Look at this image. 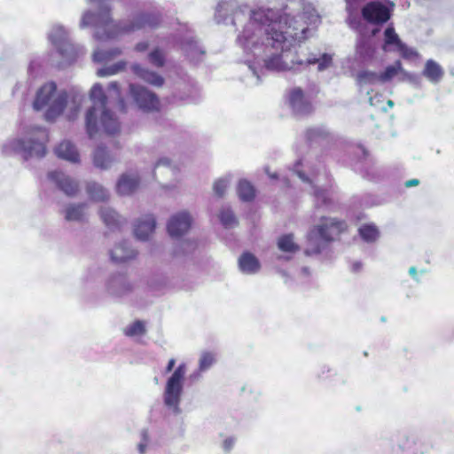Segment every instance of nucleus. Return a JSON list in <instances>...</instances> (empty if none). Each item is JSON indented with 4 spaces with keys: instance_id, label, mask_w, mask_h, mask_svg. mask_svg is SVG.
I'll list each match as a JSON object with an SVG mask.
<instances>
[{
    "instance_id": "1",
    "label": "nucleus",
    "mask_w": 454,
    "mask_h": 454,
    "mask_svg": "<svg viewBox=\"0 0 454 454\" xmlns=\"http://www.w3.org/2000/svg\"><path fill=\"white\" fill-rule=\"evenodd\" d=\"M93 105L85 114V129L88 136L92 138L100 132L114 135L120 131L121 125L116 117L107 109V97L102 86L96 83L90 91Z\"/></svg>"
},
{
    "instance_id": "2",
    "label": "nucleus",
    "mask_w": 454,
    "mask_h": 454,
    "mask_svg": "<svg viewBox=\"0 0 454 454\" xmlns=\"http://www.w3.org/2000/svg\"><path fill=\"white\" fill-rule=\"evenodd\" d=\"M57 92V85L53 82L43 84L36 93L33 106L35 110H41L45 106L47 121H53L60 115L67 106L68 96L66 91Z\"/></svg>"
},
{
    "instance_id": "3",
    "label": "nucleus",
    "mask_w": 454,
    "mask_h": 454,
    "mask_svg": "<svg viewBox=\"0 0 454 454\" xmlns=\"http://www.w3.org/2000/svg\"><path fill=\"white\" fill-rule=\"evenodd\" d=\"M347 230V224L344 221L336 218L323 217L317 225L313 226L308 233L307 239L309 247L305 251L308 255L317 254L321 253V247L315 244V240L319 238L325 243L333 241L342 232Z\"/></svg>"
},
{
    "instance_id": "4",
    "label": "nucleus",
    "mask_w": 454,
    "mask_h": 454,
    "mask_svg": "<svg viewBox=\"0 0 454 454\" xmlns=\"http://www.w3.org/2000/svg\"><path fill=\"white\" fill-rule=\"evenodd\" d=\"M161 20V14L159 12H138L129 22L114 24L112 35L129 34L145 28L154 29L160 25Z\"/></svg>"
},
{
    "instance_id": "5",
    "label": "nucleus",
    "mask_w": 454,
    "mask_h": 454,
    "mask_svg": "<svg viewBox=\"0 0 454 454\" xmlns=\"http://www.w3.org/2000/svg\"><path fill=\"white\" fill-rule=\"evenodd\" d=\"M185 373V364H180L168 380L164 391V403L166 406L172 408L176 413L180 411L179 403Z\"/></svg>"
},
{
    "instance_id": "6",
    "label": "nucleus",
    "mask_w": 454,
    "mask_h": 454,
    "mask_svg": "<svg viewBox=\"0 0 454 454\" xmlns=\"http://www.w3.org/2000/svg\"><path fill=\"white\" fill-rule=\"evenodd\" d=\"M47 140L48 134L46 129L38 127L35 129V137L18 140L15 148L22 152L24 160H28L32 157L43 158L46 154L45 143Z\"/></svg>"
},
{
    "instance_id": "7",
    "label": "nucleus",
    "mask_w": 454,
    "mask_h": 454,
    "mask_svg": "<svg viewBox=\"0 0 454 454\" xmlns=\"http://www.w3.org/2000/svg\"><path fill=\"white\" fill-rule=\"evenodd\" d=\"M362 18L369 24L382 25L392 16L391 9L379 1H370L361 9Z\"/></svg>"
},
{
    "instance_id": "8",
    "label": "nucleus",
    "mask_w": 454,
    "mask_h": 454,
    "mask_svg": "<svg viewBox=\"0 0 454 454\" xmlns=\"http://www.w3.org/2000/svg\"><path fill=\"white\" fill-rule=\"evenodd\" d=\"M130 93L138 107L146 113L159 112L160 102L157 95L146 88L129 84Z\"/></svg>"
},
{
    "instance_id": "9",
    "label": "nucleus",
    "mask_w": 454,
    "mask_h": 454,
    "mask_svg": "<svg viewBox=\"0 0 454 454\" xmlns=\"http://www.w3.org/2000/svg\"><path fill=\"white\" fill-rule=\"evenodd\" d=\"M90 3H98V10L97 12H86L83 16V21L87 24L95 26H106L112 22L111 7L105 3V0H89Z\"/></svg>"
},
{
    "instance_id": "10",
    "label": "nucleus",
    "mask_w": 454,
    "mask_h": 454,
    "mask_svg": "<svg viewBox=\"0 0 454 454\" xmlns=\"http://www.w3.org/2000/svg\"><path fill=\"white\" fill-rule=\"evenodd\" d=\"M288 102L296 114L308 115L313 112L312 103L306 98L303 90L299 87L289 91Z\"/></svg>"
},
{
    "instance_id": "11",
    "label": "nucleus",
    "mask_w": 454,
    "mask_h": 454,
    "mask_svg": "<svg viewBox=\"0 0 454 454\" xmlns=\"http://www.w3.org/2000/svg\"><path fill=\"white\" fill-rule=\"evenodd\" d=\"M192 219L187 212L173 215L168 223L167 230L172 238L183 236L191 228Z\"/></svg>"
},
{
    "instance_id": "12",
    "label": "nucleus",
    "mask_w": 454,
    "mask_h": 454,
    "mask_svg": "<svg viewBox=\"0 0 454 454\" xmlns=\"http://www.w3.org/2000/svg\"><path fill=\"white\" fill-rule=\"evenodd\" d=\"M48 177L54 181L59 189L68 196L75 195L79 190L78 184L61 171H51L48 174Z\"/></svg>"
},
{
    "instance_id": "13",
    "label": "nucleus",
    "mask_w": 454,
    "mask_h": 454,
    "mask_svg": "<svg viewBox=\"0 0 454 454\" xmlns=\"http://www.w3.org/2000/svg\"><path fill=\"white\" fill-rule=\"evenodd\" d=\"M156 226L153 215H147L144 220H138L135 225L134 233L138 239L146 240L154 231Z\"/></svg>"
},
{
    "instance_id": "14",
    "label": "nucleus",
    "mask_w": 454,
    "mask_h": 454,
    "mask_svg": "<svg viewBox=\"0 0 454 454\" xmlns=\"http://www.w3.org/2000/svg\"><path fill=\"white\" fill-rule=\"evenodd\" d=\"M115 160V155L111 153L109 150L102 145L96 148L93 153L94 165L101 169L109 168Z\"/></svg>"
},
{
    "instance_id": "15",
    "label": "nucleus",
    "mask_w": 454,
    "mask_h": 454,
    "mask_svg": "<svg viewBox=\"0 0 454 454\" xmlns=\"http://www.w3.org/2000/svg\"><path fill=\"white\" fill-rule=\"evenodd\" d=\"M134 74L142 79L144 82L156 87H160L164 83V79L161 75L156 72L148 70L140 67L139 65H134L132 67Z\"/></svg>"
},
{
    "instance_id": "16",
    "label": "nucleus",
    "mask_w": 454,
    "mask_h": 454,
    "mask_svg": "<svg viewBox=\"0 0 454 454\" xmlns=\"http://www.w3.org/2000/svg\"><path fill=\"white\" fill-rule=\"evenodd\" d=\"M138 185V176L124 174L120 177L116 184V190L121 195H129L137 190Z\"/></svg>"
},
{
    "instance_id": "17",
    "label": "nucleus",
    "mask_w": 454,
    "mask_h": 454,
    "mask_svg": "<svg viewBox=\"0 0 454 454\" xmlns=\"http://www.w3.org/2000/svg\"><path fill=\"white\" fill-rule=\"evenodd\" d=\"M101 220L110 230H118L121 228L123 220L119 214L110 207H102L99 211Z\"/></svg>"
},
{
    "instance_id": "18",
    "label": "nucleus",
    "mask_w": 454,
    "mask_h": 454,
    "mask_svg": "<svg viewBox=\"0 0 454 454\" xmlns=\"http://www.w3.org/2000/svg\"><path fill=\"white\" fill-rule=\"evenodd\" d=\"M239 267L244 273L254 274L260 270L261 265L258 259L253 254L245 252L239 259Z\"/></svg>"
},
{
    "instance_id": "19",
    "label": "nucleus",
    "mask_w": 454,
    "mask_h": 454,
    "mask_svg": "<svg viewBox=\"0 0 454 454\" xmlns=\"http://www.w3.org/2000/svg\"><path fill=\"white\" fill-rule=\"evenodd\" d=\"M55 153L59 158L69 160L71 162H78L80 155L75 146L69 141L61 142L56 148Z\"/></svg>"
},
{
    "instance_id": "20",
    "label": "nucleus",
    "mask_w": 454,
    "mask_h": 454,
    "mask_svg": "<svg viewBox=\"0 0 454 454\" xmlns=\"http://www.w3.org/2000/svg\"><path fill=\"white\" fill-rule=\"evenodd\" d=\"M422 74L431 82L437 83L443 77L444 71L437 62L428 59L425 64Z\"/></svg>"
},
{
    "instance_id": "21",
    "label": "nucleus",
    "mask_w": 454,
    "mask_h": 454,
    "mask_svg": "<svg viewBox=\"0 0 454 454\" xmlns=\"http://www.w3.org/2000/svg\"><path fill=\"white\" fill-rule=\"evenodd\" d=\"M401 42L402 40L395 32L393 23L389 24L383 33L382 50L384 51H394Z\"/></svg>"
},
{
    "instance_id": "22",
    "label": "nucleus",
    "mask_w": 454,
    "mask_h": 454,
    "mask_svg": "<svg viewBox=\"0 0 454 454\" xmlns=\"http://www.w3.org/2000/svg\"><path fill=\"white\" fill-rule=\"evenodd\" d=\"M137 252L130 249L126 242H122L111 251V259L115 262H124L135 258Z\"/></svg>"
},
{
    "instance_id": "23",
    "label": "nucleus",
    "mask_w": 454,
    "mask_h": 454,
    "mask_svg": "<svg viewBox=\"0 0 454 454\" xmlns=\"http://www.w3.org/2000/svg\"><path fill=\"white\" fill-rule=\"evenodd\" d=\"M277 26L279 27V24L273 23L270 27L267 28V39L272 42L271 45L273 48L283 49V44L286 41V32L277 28Z\"/></svg>"
},
{
    "instance_id": "24",
    "label": "nucleus",
    "mask_w": 454,
    "mask_h": 454,
    "mask_svg": "<svg viewBox=\"0 0 454 454\" xmlns=\"http://www.w3.org/2000/svg\"><path fill=\"white\" fill-rule=\"evenodd\" d=\"M294 61L289 65L283 59L282 54L272 55L265 60V67L274 71H287L294 67Z\"/></svg>"
},
{
    "instance_id": "25",
    "label": "nucleus",
    "mask_w": 454,
    "mask_h": 454,
    "mask_svg": "<svg viewBox=\"0 0 454 454\" xmlns=\"http://www.w3.org/2000/svg\"><path fill=\"white\" fill-rule=\"evenodd\" d=\"M271 11L264 10V9H256L251 12L250 20L253 24H256L259 26H267L270 27L273 22L271 18L270 17V13Z\"/></svg>"
},
{
    "instance_id": "26",
    "label": "nucleus",
    "mask_w": 454,
    "mask_h": 454,
    "mask_svg": "<svg viewBox=\"0 0 454 454\" xmlns=\"http://www.w3.org/2000/svg\"><path fill=\"white\" fill-rule=\"evenodd\" d=\"M358 233L362 239L367 243L375 242L380 237V231L373 223H364L358 229Z\"/></svg>"
},
{
    "instance_id": "27",
    "label": "nucleus",
    "mask_w": 454,
    "mask_h": 454,
    "mask_svg": "<svg viewBox=\"0 0 454 454\" xmlns=\"http://www.w3.org/2000/svg\"><path fill=\"white\" fill-rule=\"evenodd\" d=\"M238 194L241 200L251 201L255 197V190L248 181L240 180L238 184Z\"/></svg>"
},
{
    "instance_id": "28",
    "label": "nucleus",
    "mask_w": 454,
    "mask_h": 454,
    "mask_svg": "<svg viewBox=\"0 0 454 454\" xmlns=\"http://www.w3.org/2000/svg\"><path fill=\"white\" fill-rule=\"evenodd\" d=\"M87 192L90 199L95 201H105L109 197L106 189L97 183L88 184Z\"/></svg>"
},
{
    "instance_id": "29",
    "label": "nucleus",
    "mask_w": 454,
    "mask_h": 454,
    "mask_svg": "<svg viewBox=\"0 0 454 454\" xmlns=\"http://www.w3.org/2000/svg\"><path fill=\"white\" fill-rule=\"evenodd\" d=\"M279 250L286 253H296L299 251V246L294 241L293 234L282 235L278 240Z\"/></svg>"
},
{
    "instance_id": "30",
    "label": "nucleus",
    "mask_w": 454,
    "mask_h": 454,
    "mask_svg": "<svg viewBox=\"0 0 454 454\" xmlns=\"http://www.w3.org/2000/svg\"><path fill=\"white\" fill-rule=\"evenodd\" d=\"M403 71L402 63L396 60L394 65L388 66L379 74V82H387L391 81L395 75Z\"/></svg>"
},
{
    "instance_id": "31",
    "label": "nucleus",
    "mask_w": 454,
    "mask_h": 454,
    "mask_svg": "<svg viewBox=\"0 0 454 454\" xmlns=\"http://www.w3.org/2000/svg\"><path fill=\"white\" fill-rule=\"evenodd\" d=\"M65 218L67 221H82L84 217V205H70L66 208Z\"/></svg>"
},
{
    "instance_id": "32",
    "label": "nucleus",
    "mask_w": 454,
    "mask_h": 454,
    "mask_svg": "<svg viewBox=\"0 0 454 454\" xmlns=\"http://www.w3.org/2000/svg\"><path fill=\"white\" fill-rule=\"evenodd\" d=\"M330 137V132L324 127H317L307 129L306 138L309 142L325 140Z\"/></svg>"
},
{
    "instance_id": "33",
    "label": "nucleus",
    "mask_w": 454,
    "mask_h": 454,
    "mask_svg": "<svg viewBox=\"0 0 454 454\" xmlns=\"http://www.w3.org/2000/svg\"><path fill=\"white\" fill-rule=\"evenodd\" d=\"M146 332L145 323L141 320H136L124 328L123 333L128 337L144 335Z\"/></svg>"
},
{
    "instance_id": "34",
    "label": "nucleus",
    "mask_w": 454,
    "mask_h": 454,
    "mask_svg": "<svg viewBox=\"0 0 454 454\" xmlns=\"http://www.w3.org/2000/svg\"><path fill=\"white\" fill-rule=\"evenodd\" d=\"M148 60L153 66L162 67L166 61L165 52L160 48H155L148 54Z\"/></svg>"
},
{
    "instance_id": "35",
    "label": "nucleus",
    "mask_w": 454,
    "mask_h": 454,
    "mask_svg": "<svg viewBox=\"0 0 454 454\" xmlns=\"http://www.w3.org/2000/svg\"><path fill=\"white\" fill-rule=\"evenodd\" d=\"M219 219L225 228H231L237 223L233 212L229 208L221 210Z\"/></svg>"
},
{
    "instance_id": "36",
    "label": "nucleus",
    "mask_w": 454,
    "mask_h": 454,
    "mask_svg": "<svg viewBox=\"0 0 454 454\" xmlns=\"http://www.w3.org/2000/svg\"><path fill=\"white\" fill-rule=\"evenodd\" d=\"M316 199V207L327 206L331 204V199L328 197L327 192L319 188H317L314 192Z\"/></svg>"
},
{
    "instance_id": "37",
    "label": "nucleus",
    "mask_w": 454,
    "mask_h": 454,
    "mask_svg": "<svg viewBox=\"0 0 454 454\" xmlns=\"http://www.w3.org/2000/svg\"><path fill=\"white\" fill-rule=\"evenodd\" d=\"M358 80L364 83H375L379 82V74L372 71H362L358 74Z\"/></svg>"
},
{
    "instance_id": "38",
    "label": "nucleus",
    "mask_w": 454,
    "mask_h": 454,
    "mask_svg": "<svg viewBox=\"0 0 454 454\" xmlns=\"http://www.w3.org/2000/svg\"><path fill=\"white\" fill-rule=\"evenodd\" d=\"M108 89L110 90H113L115 93V95L119 98L118 106H119L120 112L125 113L126 109H127L126 102H125V100L122 98H120L121 91H120V87H119L118 82H111L108 85Z\"/></svg>"
},
{
    "instance_id": "39",
    "label": "nucleus",
    "mask_w": 454,
    "mask_h": 454,
    "mask_svg": "<svg viewBox=\"0 0 454 454\" xmlns=\"http://www.w3.org/2000/svg\"><path fill=\"white\" fill-rule=\"evenodd\" d=\"M318 63V70H324L325 68L328 67L332 63V57L326 53L323 54L322 58L320 59H308V64H316Z\"/></svg>"
},
{
    "instance_id": "40",
    "label": "nucleus",
    "mask_w": 454,
    "mask_h": 454,
    "mask_svg": "<svg viewBox=\"0 0 454 454\" xmlns=\"http://www.w3.org/2000/svg\"><path fill=\"white\" fill-rule=\"evenodd\" d=\"M394 51H396L399 52V54L403 58V59H411L413 58L414 56L417 55L416 51L408 47L404 43L401 42V43L394 50Z\"/></svg>"
},
{
    "instance_id": "41",
    "label": "nucleus",
    "mask_w": 454,
    "mask_h": 454,
    "mask_svg": "<svg viewBox=\"0 0 454 454\" xmlns=\"http://www.w3.org/2000/svg\"><path fill=\"white\" fill-rule=\"evenodd\" d=\"M228 187V182L225 179H218L214 183L213 190L218 197H223Z\"/></svg>"
},
{
    "instance_id": "42",
    "label": "nucleus",
    "mask_w": 454,
    "mask_h": 454,
    "mask_svg": "<svg viewBox=\"0 0 454 454\" xmlns=\"http://www.w3.org/2000/svg\"><path fill=\"white\" fill-rule=\"evenodd\" d=\"M215 362V357L211 353H204L200 360V369L205 371L208 369Z\"/></svg>"
},
{
    "instance_id": "43",
    "label": "nucleus",
    "mask_w": 454,
    "mask_h": 454,
    "mask_svg": "<svg viewBox=\"0 0 454 454\" xmlns=\"http://www.w3.org/2000/svg\"><path fill=\"white\" fill-rule=\"evenodd\" d=\"M141 436H142V441L138 444V450H139L140 454H145V449H146V447L148 445V442H149V437H148V434H147V432L145 430H144L141 433Z\"/></svg>"
},
{
    "instance_id": "44",
    "label": "nucleus",
    "mask_w": 454,
    "mask_h": 454,
    "mask_svg": "<svg viewBox=\"0 0 454 454\" xmlns=\"http://www.w3.org/2000/svg\"><path fill=\"white\" fill-rule=\"evenodd\" d=\"M115 73H116V70L113 67H110V68H101V69L98 70L97 74L99 77H103V76L114 74Z\"/></svg>"
},
{
    "instance_id": "45",
    "label": "nucleus",
    "mask_w": 454,
    "mask_h": 454,
    "mask_svg": "<svg viewBox=\"0 0 454 454\" xmlns=\"http://www.w3.org/2000/svg\"><path fill=\"white\" fill-rule=\"evenodd\" d=\"M234 445V439L232 437L226 438L223 441V447L224 450L230 451Z\"/></svg>"
},
{
    "instance_id": "46",
    "label": "nucleus",
    "mask_w": 454,
    "mask_h": 454,
    "mask_svg": "<svg viewBox=\"0 0 454 454\" xmlns=\"http://www.w3.org/2000/svg\"><path fill=\"white\" fill-rule=\"evenodd\" d=\"M148 47H149V43L147 42H140L136 44L135 50L137 51L143 52V51H145L148 49Z\"/></svg>"
},
{
    "instance_id": "47",
    "label": "nucleus",
    "mask_w": 454,
    "mask_h": 454,
    "mask_svg": "<svg viewBox=\"0 0 454 454\" xmlns=\"http://www.w3.org/2000/svg\"><path fill=\"white\" fill-rule=\"evenodd\" d=\"M419 184V180L417 179V178H412V179L407 180L404 183V186L406 188H410V187H412V186H417Z\"/></svg>"
},
{
    "instance_id": "48",
    "label": "nucleus",
    "mask_w": 454,
    "mask_h": 454,
    "mask_svg": "<svg viewBox=\"0 0 454 454\" xmlns=\"http://www.w3.org/2000/svg\"><path fill=\"white\" fill-rule=\"evenodd\" d=\"M175 364H176V360L174 358L169 359V361L166 366V369H165L166 373L170 372L174 369Z\"/></svg>"
},
{
    "instance_id": "49",
    "label": "nucleus",
    "mask_w": 454,
    "mask_h": 454,
    "mask_svg": "<svg viewBox=\"0 0 454 454\" xmlns=\"http://www.w3.org/2000/svg\"><path fill=\"white\" fill-rule=\"evenodd\" d=\"M169 164L170 161L168 159H160L155 164V168H158L161 165L169 166Z\"/></svg>"
},
{
    "instance_id": "50",
    "label": "nucleus",
    "mask_w": 454,
    "mask_h": 454,
    "mask_svg": "<svg viewBox=\"0 0 454 454\" xmlns=\"http://www.w3.org/2000/svg\"><path fill=\"white\" fill-rule=\"evenodd\" d=\"M298 174V176L304 182H308L309 181V178L305 176L304 173L301 172V171H298L297 172Z\"/></svg>"
},
{
    "instance_id": "51",
    "label": "nucleus",
    "mask_w": 454,
    "mask_h": 454,
    "mask_svg": "<svg viewBox=\"0 0 454 454\" xmlns=\"http://www.w3.org/2000/svg\"><path fill=\"white\" fill-rule=\"evenodd\" d=\"M102 53L98 51V52H95L94 54V58L96 60L98 61H101L102 60V57H101Z\"/></svg>"
},
{
    "instance_id": "52",
    "label": "nucleus",
    "mask_w": 454,
    "mask_h": 454,
    "mask_svg": "<svg viewBox=\"0 0 454 454\" xmlns=\"http://www.w3.org/2000/svg\"><path fill=\"white\" fill-rule=\"evenodd\" d=\"M410 273H411V275H415V274L417 273L416 269H415L414 267H411V268L410 269Z\"/></svg>"
},
{
    "instance_id": "53",
    "label": "nucleus",
    "mask_w": 454,
    "mask_h": 454,
    "mask_svg": "<svg viewBox=\"0 0 454 454\" xmlns=\"http://www.w3.org/2000/svg\"><path fill=\"white\" fill-rule=\"evenodd\" d=\"M378 32H379V29L378 28H374L372 30V35H376Z\"/></svg>"
},
{
    "instance_id": "54",
    "label": "nucleus",
    "mask_w": 454,
    "mask_h": 454,
    "mask_svg": "<svg viewBox=\"0 0 454 454\" xmlns=\"http://www.w3.org/2000/svg\"><path fill=\"white\" fill-rule=\"evenodd\" d=\"M57 31L60 32V33H64L63 29L62 28H58Z\"/></svg>"
},
{
    "instance_id": "55",
    "label": "nucleus",
    "mask_w": 454,
    "mask_h": 454,
    "mask_svg": "<svg viewBox=\"0 0 454 454\" xmlns=\"http://www.w3.org/2000/svg\"><path fill=\"white\" fill-rule=\"evenodd\" d=\"M393 102L391 100L388 101V106H392Z\"/></svg>"
},
{
    "instance_id": "56",
    "label": "nucleus",
    "mask_w": 454,
    "mask_h": 454,
    "mask_svg": "<svg viewBox=\"0 0 454 454\" xmlns=\"http://www.w3.org/2000/svg\"><path fill=\"white\" fill-rule=\"evenodd\" d=\"M242 37H245V35H239V40H241V39H242Z\"/></svg>"
}]
</instances>
